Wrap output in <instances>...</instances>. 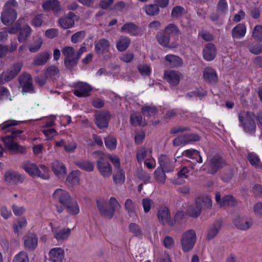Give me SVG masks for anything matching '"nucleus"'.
I'll return each instance as SVG.
<instances>
[{
    "instance_id": "1",
    "label": "nucleus",
    "mask_w": 262,
    "mask_h": 262,
    "mask_svg": "<svg viewBox=\"0 0 262 262\" xmlns=\"http://www.w3.org/2000/svg\"><path fill=\"white\" fill-rule=\"evenodd\" d=\"M8 131L11 132V135L2 138L5 147L14 154H25L27 151L26 148L19 145L14 141V139L22 134L23 130L12 128Z\"/></svg>"
},
{
    "instance_id": "2",
    "label": "nucleus",
    "mask_w": 262,
    "mask_h": 262,
    "mask_svg": "<svg viewBox=\"0 0 262 262\" xmlns=\"http://www.w3.org/2000/svg\"><path fill=\"white\" fill-rule=\"evenodd\" d=\"M18 7L15 0H8L5 4L1 13V20L5 25L12 24L17 17L15 8Z\"/></svg>"
},
{
    "instance_id": "3",
    "label": "nucleus",
    "mask_w": 262,
    "mask_h": 262,
    "mask_svg": "<svg viewBox=\"0 0 262 262\" xmlns=\"http://www.w3.org/2000/svg\"><path fill=\"white\" fill-rule=\"evenodd\" d=\"M22 167L31 176H37L45 180H48L50 178L48 169L45 165L40 166V167L43 170V173L42 174L36 165L29 161L24 162Z\"/></svg>"
},
{
    "instance_id": "4",
    "label": "nucleus",
    "mask_w": 262,
    "mask_h": 262,
    "mask_svg": "<svg viewBox=\"0 0 262 262\" xmlns=\"http://www.w3.org/2000/svg\"><path fill=\"white\" fill-rule=\"evenodd\" d=\"M239 120L244 130L248 133H253L256 128L253 114L250 112L241 113L239 115Z\"/></svg>"
},
{
    "instance_id": "5",
    "label": "nucleus",
    "mask_w": 262,
    "mask_h": 262,
    "mask_svg": "<svg viewBox=\"0 0 262 262\" xmlns=\"http://www.w3.org/2000/svg\"><path fill=\"white\" fill-rule=\"evenodd\" d=\"M226 165L225 160L221 156L216 155L209 160L207 167L204 168L203 170H206L208 173L213 175Z\"/></svg>"
},
{
    "instance_id": "6",
    "label": "nucleus",
    "mask_w": 262,
    "mask_h": 262,
    "mask_svg": "<svg viewBox=\"0 0 262 262\" xmlns=\"http://www.w3.org/2000/svg\"><path fill=\"white\" fill-rule=\"evenodd\" d=\"M196 242V234L192 229L187 230L183 233L181 238L182 250L188 252L191 250Z\"/></svg>"
},
{
    "instance_id": "7",
    "label": "nucleus",
    "mask_w": 262,
    "mask_h": 262,
    "mask_svg": "<svg viewBox=\"0 0 262 262\" xmlns=\"http://www.w3.org/2000/svg\"><path fill=\"white\" fill-rule=\"evenodd\" d=\"M157 217L159 223L162 225H168L172 226L174 224L171 219L168 208L165 206L159 207L157 212Z\"/></svg>"
},
{
    "instance_id": "8",
    "label": "nucleus",
    "mask_w": 262,
    "mask_h": 262,
    "mask_svg": "<svg viewBox=\"0 0 262 262\" xmlns=\"http://www.w3.org/2000/svg\"><path fill=\"white\" fill-rule=\"evenodd\" d=\"M64 64H76L79 60L73 47L66 46L62 50Z\"/></svg>"
},
{
    "instance_id": "9",
    "label": "nucleus",
    "mask_w": 262,
    "mask_h": 262,
    "mask_svg": "<svg viewBox=\"0 0 262 262\" xmlns=\"http://www.w3.org/2000/svg\"><path fill=\"white\" fill-rule=\"evenodd\" d=\"M19 83L22 87V90L25 93H32L34 92V87L32 83L31 76L30 74H22L18 78Z\"/></svg>"
},
{
    "instance_id": "10",
    "label": "nucleus",
    "mask_w": 262,
    "mask_h": 262,
    "mask_svg": "<svg viewBox=\"0 0 262 262\" xmlns=\"http://www.w3.org/2000/svg\"><path fill=\"white\" fill-rule=\"evenodd\" d=\"M156 38L158 43L164 47L174 49L179 46V44L176 41L170 42V38L163 30L158 32Z\"/></svg>"
},
{
    "instance_id": "11",
    "label": "nucleus",
    "mask_w": 262,
    "mask_h": 262,
    "mask_svg": "<svg viewBox=\"0 0 262 262\" xmlns=\"http://www.w3.org/2000/svg\"><path fill=\"white\" fill-rule=\"evenodd\" d=\"M215 201L220 207L226 206H235L237 205V202L231 195H226L221 198L220 192L215 193Z\"/></svg>"
},
{
    "instance_id": "12",
    "label": "nucleus",
    "mask_w": 262,
    "mask_h": 262,
    "mask_svg": "<svg viewBox=\"0 0 262 262\" xmlns=\"http://www.w3.org/2000/svg\"><path fill=\"white\" fill-rule=\"evenodd\" d=\"M95 123L99 128H106L108 127V121L111 117L107 112H101L96 114Z\"/></svg>"
},
{
    "instance_id": "13",
    "label": "nucleus",
    "mask_w": 262,
    "mask_h": 262,
    "mask_svg": "<svg viewBox=\"0 0 262 262\" xmlns=\"http://www.w3.org/2000/svg\"><path fill=\"white\" fill-rule=\"evenodd\" d=\"M97 205L99 212L102 216L109 219L113 216V210L108 207V204L106 201L97 200Z\"/></svg>"
},
{
    "instance_id": "14",
    "label": "nucleus",
    "mask_w": 262,
    "mask_h": 262,
    "mask_svg": "<svg viewBox=\"0 0 262 262\" xmlns=\"http://www.w3.org/2000/svg\"><path fill=\"white\" fill-rule=\"evenodd\" d=\"M20 71V67H14L11 70L3 72L0 75V84H3L13 79Z\"/></svg>"
},
{
    "instance_id": "15",
    "label": "nucleus",
    "mask_w": 262,
    "mask_h": 262,
    "mask_svg": "<svg viewBox=\"0 0 262 262\" xmlns=\"http://www.w3.org/2000/svg\"><path fill=\"white\" fill-rule=\"evenodd\" d=\"M97 165L99 172L104 177H108L112 174L111 164L104 158L101 157L97 161Z\"/></svg>"
},
{
    "instance_id": "16",
    "label": "nucleus",
    "mask_w": 262,
    "mask_h": 262,
    "mask_svg": "<svg viewBox=\"0 0 262 262\" xmlns=\"http://www.w3.org/2000/svg\"><path fill=\"white\" fill-rule=\"evenodd\" d=\"M24 246L26 250L33 251L37 246L38 239L33 233H29L24 237Z\"/></svg>"
},
{
    "instance_id": "17",
    "label": "nucleus",
    "mask_w": 262,
    "mask_h": 262,
    "mask_svg": "<svg viewBox=\"0 0 262 262\" xmlns=\"http://www.w3.org/2000/svg\"><path fill=\"white\" fill-rule=\"evenodd\" d=\"M53 198L58 201L62 206L72 199L66 191L61 189H57L55 190L53 194Z\"/></svg>"
},
{
    "instance_id": "18",
    "label": "nucleus",
    "mask_w": 262,
    "mask_h": 262,
    "mask_svg": "<svg viewBox=\"0 0 262 262\" xmlns=\"http://www.w3.org/2000/svg\"><path fill=\"white\" fill-rule=\"evenodd\" d=\"M216 54V49L215 45L212 43H208L204 46L203 50L204 58L207 61L212 60Z\"/></svg>"
},
{
    "instance_id": "19",
    "label": "nucleus",
    "mask_w": 262,
    "mask_h": 262,
    "mask_svg": "<svg viewBox=\"0 0 262 262\" xmlns=\"http://www.w3.org/2000/svg\"><path fill=\"white\" fill-rule=\"evenodd\" d=\"M110 43L106 39H101L95 42V49L98 55H102L109 52Z\"/></svg>"
},
{
    "instance_id": "20",
    "label": "nucleus",
    "mask_w": 262,
    "mask_h": 262,
    "mask_svg": "<svg viewBox=\"0 0 262 262\" xmlns=\"http://www.w3.org/2000/svg\"><path fill=\"white\" fill-rule=\"evenodd\" d=\"M160 168L166 172H170L173 170L174 165L173 162L166 155H162L159 158Z\"/></svg>"
},
{
    "instance_id": "21",
    "label": "nucleus",
    "mask_w": 262,
    "mask_h": 262,
    "mask_svg": "<svg viewBox=\"0 0 262 262\" xmlns=\"http://www.w3.org/2000/svg\"><path fill=\"white\" fill-rule=\"evenodd\" d=\"M91 90L92 88L88 84L80 82L76 84L74 94L78 97H86L89 95V92Z\"/></svg>"
},
{
    "instance_id": "22",
    "label": "nucleus",
    "mask_w": 262,
    "mask_h": 262,
    "mask_svg": "<svg viewBox=\"0 0 262 262\" xmlns=\"http://www.w3.org/2000/svg\"><path fill=\"white\" fill-rule=\"evenodd\" d=\"M235 226L241 230H247L252 225V222L250 219L245 216L237 215L234 221Z\"/></svg>"
},
{
    "instance_id": "23",
    "label": "nucleus",
    "mask_w": 262,
    "mask_h": 262,
    "mask_svg": "<svg viewBox=\"0 0 262 262\" xmlns=\"http://www.w3.org/2000/svg\"><path fill=\"white\" fill-rule=\"evenodd\" d=\"M181 75L173 71H166L165 73L164 78L171 85H177L180 82Z\"/></svg>"
},
{
    "instance_id": "24",
    "label": "nucleus",
    "mask_w": 262,
    "mask_h": 262,
    "mask_svg": "<svg viewBox=\"0 0 262 262\" xmlns=\"http://www.w3.org/2000/svg\"><path fill=\"white\" fill-rule=\"evenodd\" d=\"M24 180L23 176L15 171H8L5 173V181L9 183H21Z\"/></svg>"
},
{
    "instance_id": "25",
    "label": "nucleus",
    "mask_w": 262,
    "mask_h": 262,
    "mask_svg": "<svg viewBox=\"0 0 262 262\" xmlns=\"http://www.w3.org/2000/svg\"><path fill=\"white\" fill-rule=\"evenodd\" d=\"M163 31L170 38L172 37L175 39H178L179 36L181 34L180 29L174 24H168Z\"/></svg>"
},
{
    "instance_id": "26",
    "label": "nucleus",
    "mask_w": 262,
    "mask_h": 262,
    "mask_svg": "<svg viewBox=\"0 0 262 262\" xmlns=\"http://www.w3.org/2000/svg\"><path fill=\"white\" fill-rule=\"evenodd\" d=\"M130 121L131 124L134 126L139 125L140 126H145L147 124L146 120L143 119L142 116L137 112H134L130 114Z\"/></svg>"
},
{
    "instance_id": "27",
    "label": "nucleus",
    "mask_w": 262,
    "mask_h": 262,
    "mask_svg": "<svg viewBox=\"0 0 262 262\" xmlns=\"http://www.w3.org/2000/svg\"><path fill=\"white\" fill-rule=\"evenodd\" d=\"M195 203L200 210L210 209L212 206V200L210 196L199 197L196 199Z\"/></svg>"
},
{
    "instance_id": "28",
    "label": "nucleus",
    "mask_w": 262,
    "mask_h": 262,
    "mask_svg": "<svg viewBox=\"0 0 262 262\" xmlns=\"http://www.w3.org/2000/svg\"><path fill=\"white\" fill-rule=\"evenodd\" d=\"M69 16H67L60 18L58 19V22L60 26L63 29H68L72 27L75 22L72 17L74 16V14L70 12L69 14Z\"/></svg>"
},
{
    "instance_id": "29",
    "label": "nucleus",
    "mask_w": 262,
    "mask_h": 262,
    "mask_svg": "<svg viewBox=\"0 0 262 262\" xmlns=\"http://www.w3.org/2000/svg\"><path fill=\"white\" fill-rule=\"evenodd\" d=\"M31 31V28L28 25L20 28L17 37L18 41L19 42H25L30 37Z\"/></svg>"
},
{
    "instance_id": "30",
    "label": "nucleus",
    "mask_w": 262,
    "mask_h": 262,
    "mask_svg": "<svg viewBox=\"0 0 262 262\" xmlns=\"http://www.w3.org/2000/svg\"><path fill=\"white\" fill-rule=\"evenodd\" d=\"M63 253V250L61 248L53 249L50 252V259L53 262H61Z\"/></svg>"
},
{
    "instance_id": "31",
    "label": "nucleus",
    "mask_w": 262,
    "mask_h": 262,
    "mask_svg": "<svg viewBox=\"0 0 262 262\" xmlns=\"http://www.w3.org/2000/svg\"><path fill=\"white\" fill-rule=\"evenodd\" d=\"M246 32V27L243 24H239L232 30L231 34L233 38H241L243 37Z\"/></svg>"
},
{
    "instance_id": "32",
    "label": "nucleus",
    "mask_w": 262,
    "mask_h": 262,
    "mask_svg": "<svg viewBox=\"0 0 262 262\" xmlns=\"http://www.w3.org/2000/svg\"><path fill=\"white\" fill-rule=\"evenodd\" d=\"M203 76L205 80L210 83H216L218 80L215 71L211 68L204 69Z\"/></svg>"
},
{
    "instance_id": "33",
    "label": "nucleus",
    "mask_w": 262,
    "mask_h": 262,
    "mask_svg": "<svg viewBox=\"0 0 262 262\" xmlns=\"http://www.w3.org/2000/svg\"><path fill=\"white\" fill-rule=\"evenodd\" d=\"M51 57L50 54L48 52H43L38 54L34 59V64L36 66H41L47 63Z\"/></svg>"
},
{
    "instance_id": "34",
    "label": "nucleus",
    "mask_w": 262,
    "mask_h": 262,
    "mask_svg": "<svg viewBox=\"0 0 262 262\" xmlns=\"http://www.w3.org/2000/svg\"><path fill=\"white\" fill-rule=\"evenodd\" d=\"M63 207L70 214L73 215L77 214L79 212L78 205L77 202L74 199H72L67 204H65Z\"/></svg>"
},
{
    "instance_id": "35",
    "label": "nucleus",
    "mask_w": 262,
    "mask_h": 262,
    "mask_svg": "<svg viewBox=\"0 0 262 262\" xmlns=\"http://www.w3.org/2000/svg\"><path fill=\"white\" fill-rule=\"evenodd\" d=\"M130 43V39L125 36H121L116 42V47L119 51L123 52L126 50Z\"/></svg>"
},
{
    "instance_id": "36",
    "label": "nucleus",
    "mask_w": 262,
    "mask_h": 262,
    "mask_svg": "<svg viewBox=\"0 0 262 262\" xmlns=\"http://www.w3.org/2000/svg\"><path fill=\"white\" fill-rule=\"evenodd\" d=\"M121 30L122 32L128 33L133 36H137L139 34V30L138 27L132 23L125 24L122 27Z\"/></svg>"
},
{
    "instance_id": "37",
    "label": "nucleus",
    "mask_w": 262,
    "mask_h": 262,
    "mask_svg": "<svg viewBox=\"0 0 262 262\" xmlns=\"http://www.w3.org/2000/svg\"><path fill=\"white\" fill-rule=\"evenodd\" d=\"M52 231L54 237L57 240H65L68 238L71 233V230L69 228H64L62 230H57L52 228Z\"/></svg>"
},
{
    "instance_id": "38",
    "label": "nucleus",
    "mask_w": 262,
    "mask_h": 262,
    "mask_svg": "<svg viewBox=\"0 0 262 262\" xmlns=\"http://www.w3.org/2000/svg\"><path fill=\"white\" fill-rule=\"evenodd\" d=\"M52 167L55 174L59 178L62 177L66 174V167L62 163L58 161H56L52 164Z\"/></svg>"
},
{
    "instance_id": "39",
    "label": "nucleus",
    "mask_w": 262,
    "mask_h": 262,
    "mask_svg": "<svg viewBox=\"0 0 262 262\" xmlns=\"http://www.w3.org/2000/svg\"><path fill=\"white\" fill-rule=\"evenodd\" d=\"M182 155H185L191 158L193 161V163H202V158L200 155V152L195 149H188L185 150Z\"/></svg>"
},
{
    "instance_id": "40",
    "label": "nucleus",
    "mask_w": 262,
    "mask_h": 262,
    "mask_svg": "<svg viewBox=\"0 0 262 262\" xmlns=\"http://www.w3.org/2000/svg\"><path fill=\"white\" fill-rule=\"evenodd\" d=\"M189 170L186 167H183L178 173V178L176 179L173 183L180 185L184 183L185 180L188 178V173Z\"/></svg>"
},
{
    "instance_id": "41",
    "label": "nucleus",
    "mask_w": 262,
    "mask_h": 262,
    "mask_svg": "<svg viewBox=\"0 0 262 262\" xmlns=\"http://www.w3.org/2000/svg\"><path fill=\"white\" fill-rule=\"evenodd\" d=\"M43 8L46 10H51L58 12L60 10L59 3L57 0H49L42 4Z\"/></svg>"
},
{
    "instance_id": "42",
    "label": "nucleus",
    "mask_w": 262,
    "mask_h": 262,
    "mask_svg": "<svg viewBox=\"0 0 262 262\" xmlns=\"http://www.w3.org/2000/svg\"><path fill=\"white\" fill-rule=\"evenodd\" d=\"M222 226V222L217 221L214 223L211 228L209 229L207 238L208 239H211L214 238L218 233Z\"/></svg>"
},
{
    "instance_id": "43",
    "label": "nucleus",
    "mask_w": 262,
    "mask_h": 262,
    "mask_svg": "<svg viewBox=\"0 0 262 262\" xmlns=\"http://www.w3.org/2000/svg\"><path fill=\"white\" fill-rule=\"evenodd\" d=\"M141 112L145 117L149 118L151 116L156 115L158 110L155 106L145 105L141 108Z\"/></svg>"
},
{
    "instance_id": "44",
    "label": "nucleus",
    "mask_w": 262,
    "mask_h": 262,
    "mask_svg": "<svg viewBox=\"0 0 262 262\" xmlns=\"http://www.w3.org/2000/svg\"><path fill=\"white\" fill-rule=\"evenodd\" d=\"M167 64L171 66H181L183 62L181 58L176 55L169 54L167 55L165 57Z\"/></svg>"
},
{
    "instance_id": "45",
    "label": "nucleus",
    "mask_w": 262,
    "mask_h": 262,
    "mask_svg": "<svg viewBox=\"0 0 262 262\" xmlns=\"http://www.w3.org/2000/svg\"><path fill=\"white\" fill-rule=\"evenodd\" d=\"M166 172L160 167H158L154 172V177L156 180L161 184H164L166 179L165 173Z\"/></svg>"
},
{
    "instance_id": "46",
    "label": "nucleus",
    "mask_w": 262,
    "mask_h": 262,
    "mask_svg": "<svg viewBox=\"0 0 262 262\" xmlns=\"http://www.w3.org/2000/svg\"><path fill=\"white\" fill-rule=\"evenodd\" d=\"M43 43V40L41 37L37 36L32 45L29 46V50L31 52L34 53L38 51Z\"/></svg>"
},
{
    "instance_id": "47",
    "label": "nucleus",
    "mask_w": 262,
    "mask_h": 262,
    "mask_svg": "<svg viewBox=\"0 0 262 262\" xmlns=\"http://www.w3.org/2000/svg\"><path fill=\"white\" fill-rule=\"evenodd\" d=\"M116 172L113 176V179L116 184H122L125 180V174L121 168L116 169Z\"/></svg>"
},
{
    "instance_id": "48",
    "label": "nucleus",
    "mask_w": 262,
    "mask_h": 262,
    "mask_svg": "<svg viewBox=\"0 0 262 262\" xmlns=\"http://www.w3.org/2000/svg\"><path fill=\"white\" fill-rule=\"evenodd\" d=\"M250 163L255 168H258L261 163L258 156L253 152H248L247 156Z\"/></svg>"
},
{
    "instance_id": "49",
    "label": "nucleus",
    "mask_w": 262,
    "mask_h": 262,
    "mask_svg": "<svg viewBox=\"0 0 262 262\" xmlns=\"http://www.w3.org/2000/svg\"><path fill=\"white\" fill-rule=\"evenodd\" d=\"M249 51L254 54H259L262 52V43L252 42L248 46Z\"/></svg>"
},
{
    "instance_id": "50",
    "label": "nucleus",
    "mask_w": 262,
    "mask_h": 262,
    "mask_svg": "<svg viewBox=\"0 0 262 262\" xmlns=\"http://www.w3.org/2000/svg\"><path fill=\"white\" fill-rule=\"evenodd\" d=\"M76 164L81 169L88 171H92L94 169V165L89 161H82L76 162Z\"/></svg>"
},
{
    "instance_id": "51",
    "label": "nucleus",
    "mask_w": 262,
    "mask_h": 262,
    "mask_svg": "<svg viewBox=\"0 0 262 262\" xmlns=\"http://www.w3.org/2000/svg\"><path fill=\"white\" fill-rule=\"evenodd\" d=\"M144 10L147 14L150 16L157 15L159 12V9L156 4H150L145 7Z\"/></svg>"
},
{
    "instance_id": "52",
    "label": "nucleus",
    "mask_w": 262,
    "mask_h": 262,
    "mask_svg": "<svg viewBox=\"0 0 262 262\" xmlns=\"http://www.w3.org/2000/svg\"><path fill=\"white\" fill-rule=\"evenodd\" d=\"M185 13V10L183 7L177 6L173 8L171 15L172 18H178L181 17Z\"/></svg>"
},
{
    "instance_id": "53",
    "label": "nucleus",
    "mask_w": 262,
    "mask_h": 262,
    "mask_svg": "<svg viewBox=\"0 0 262 262\" xmlns=\"http://www.w3.org/2000/svg\"><path fill=\"white\" fill-rule=\"evenodd\" d=\"M201 210H200L199 207L195 205L194 206H190L187 209L188 214L189 216L192 217H198L201 213Z\"/></svg>"
},
{
    "instance_id": "54",
    "label": "nucleus",
    "mask_w": 262,
    "mask_h": 262,
    "mask_svg": "<svg viewBox=\"0 0 262 262\" xmlns=\"http://www.w3.org/2000/svg\"><path fill=\"white\" fill-rule=\"evenodd\" d=\"M125 209L128 214L134 213L136 212V205L130 199H127L124 204Z\"/></svg>"
},
{
    "instance_id": "55",
    "label": "nucleus",
    "mask_w": 262,
    "mask_h": 262,
    "mask_svg": "<svg viewBox=\"0 0 262 262\" xmlns=\"http://www.w3.org/2000/svg\"><path fill=\"white\" fill-rule=\"evenodd\" d=\"M253 37L256 40L262 41V26L256 25L252 32Z\"/></svg>"
},
{
    "instance_id": "56",
    "label": "nucleus",
    "mask_w": 262,
    "mask_h": 262,
    "mask_svg": "<svg viewBox=\"0 0 262 262\" xmlns=\"http://www.w3.org/2000/svg\"><path fill=\"white\" fill-rule=\"evenodd\" d=\"M228 9V4L226 0H220L216 6V10L221 13H225Z\"/></svg>"
},
{
    "instance_id": "57",
    "label": "nucleus",
    "mask_w": 262,
    "mask_h": 262,
    "mask_svg": "<svg viewBox=\"0 0 262 262\" xmlns=\"http://www.w3.org/2000/svg\"><path fill=\"white\" fill-rule=\"evenodd\" d=\"M13 262H29L28 255L25 252H20L14 257Z\"/></svg>"
},
{
    "instance_id": "58",
    "label": "nucleus",
    "mask_w": 262,
    "mask_h": 262,
    "mask_svg": "<svg viewBox=\"0 0 262 262\" xmlns=\"http://www.w3.org/2000/svg\"><path fill=\"white\" fill-rule=\"evenodd\" d=\"M105 144L106 147L110 149H115L116 147L117 141L115 137L108 136L104 139Z\"/></svg>"
},
{
    "instance_id": "59",
    "label": "nucleus",
    "mask_w": 262,
    "mask_h": 262,
    "mask_svg": "<svg viewBox=\"0 0 262 262\" xmlns=\"http://www.w3.org/2000/svg\"><path fill=\"white\" fill-rule=\"evenodd\" d=\"M85 36L84 31H79L74 34L71 37V41L73 43H77L81 41Z\"/></svg>"
},
{
    "instance_id": "60",
    "label": "nucleus",
    "mask_w": 262,
    "mask_h": 262,
    "mask_svg": "<svg viewBox=\"0 0 262 262\" xmlns=\"http://www.w3.org/2000/svg\"><path fill=\"white\" fill-rule=\"evenodd\" d=\"M152 203V201L150 199L144 198L142 200V204L144 211L145 213H147L150 211Z\"/></svg>"
},
{
    "instance_id": "61",
    "label": "nucleus",
    "mask_w": 262,
    "mask_h": 262,
    "mask_svg": "<svg viewBox=\"0 0 262 262\" xmlns=\"http://www.w3.org/2000/svg\"><path fill=\"white\" fill-rule=\"evenodd\" d=\"M172 144L174 146H179L187 144L185 135L180 136L175 138L172 141Z\"/></svg>"
},
{
    "instance_id": "62",
    "label": "nucleus",
    "mask_w": 262,
    "mask_h": 262,
    "mask_svg": "<svg viewBox=\"0 0 262 262\" xmlns=\"http://www.w3.org/2000/svg\"><path fill=\"white\" fill-rule=\"evenodd\" d=\"M59 72L56 67H48L45 72L46 77H52L57 74Z\"/></svg>"
},
{
    "instance_id": "63",
    "label": "nucleus",
    "mask_w": 262,
    "mask_h": 262,
    "mask_svg": "<svg viewBox=\"0 0 262 262\" xmlns=\"http://www.w3.org/2000/svg\"><path fill=\"white\" fill-rule=\"evenodd\" d=\"M129 229L135 236H138L141 234V230L140 227L135 223H131L129 225Z\"/></svg>"
},
{
    "instance_id": "64",
    "label": "nucleus",
    "mask_w": 262,
    "mask_h": 262,
    "mask_svg": "<svg viewBox=\"0 0 262 262\" xmlns=\"http://www.w3.org/2000/svg\"><path fill=\"white\" fill-rule=\"evenodd\" d=\"M42 23V15L38 14L36 15L32 20V25L36 27H40Z\"/></svg>"
}]
</instances>
